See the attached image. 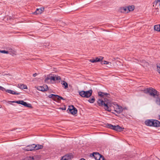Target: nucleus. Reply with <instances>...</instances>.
<instances>
[{
    "instance_id": "7ed1b4c3",
    "label": "nucleus",
    "mask_w": 160,
    "mask_h": 160,
    "mask_svg": "<svg viewBox=\"0 0 160 160\" xmlns=\"http://www.w3.org/2000/svg\"><path fill=\"white\" fill-rule=\"evenodd\" d=\"M92 91L90 89L88 91H81L79 92V95L82 98H88L90 97L92 94Z\"/></svg>"
},
{
    "instance_id": "9d476101",
    "label": "nucleus",
    "mask_w": 160,
    "mask_h": 160,
    "mask_svg": "<svg viewBox=\"0 0 160 160\" xmlns=\"http://www.w3.org/2000/svg\"><path fill=\"white\" fill-rule=\"evenodd\" d=\"M21 105L27 108H32L31 104L27 103L26 102H25L23 100H21Z\"/></svg>"
},
{
    "instance_id": "4468645a",
    "label": "nucleus",
    "mask_w": 160,
    "mask_h": 160,
    "mask_svg": "<svg viewBox=\"0 0 160 160\" xmlns=\"http://www.w3.org/2000/svg\"><path fill=\"white\" fill-rule=\"evenodd\" d=\"M154 124L153 127L158 128L160 127V122L157 120L153 119Z\"/></svg>"
},
{
    "instance_id": "5701e85b",
    "label": "nucleus",
    "mask_w": 160,
    "mask_h": 160,
    "mask_svg": "<svg viewBox=\"0 0 160 160\" xmlns=\"http://www.w3.org/2000/svg\"><path fill=\"white\" fill-rule=\"evenodd\" d=\"M154 29L157 31H160V25H155L154 26Z\"/></svg>"
},
{
    "instance_id": "9b49d317",
    "label": "nucleus",
    "mask_w": 160,
    "mask_h": 160,
    "mask_svg": "<svg viewBox=\"0 0 160 160\" xmlns=\"http://www.w3.org/2000/svg\"><path fill=\"white\" fill-rule=\"evenodd\" d=\"M44 8H37L36 11L33 13L34 14H41L44 11Z\"/></svg>"
},
{
    "instance_id": "473e14b6",
    "label": "nucleus",
    "mask_w": 160,
    "mask_h": 160,
    "mask_svg": "<svg viewBox=\"0 0 160 160\" xmlns=\"http://www.w3.org/2000/svg\"><path fill=\"white\" fill-rule=\"evenodd\" d=\"M61 79V78L60 76L55 75V80H58Z\"/></svg>"
},
{
    "instance_id": "0eeeda50",
    "label": "nucleus",
    "mask_w": 160,
    "mask_h": 160,
    "mask_svg": "<svg viewBox=\"0 0 160 160\" xmlns=\"http://www.w3.org/2000/svg\"><path fill=\"white\" fill-rule=\"evenodd\" d=\"M39 158V157L38 155H34L33 156L27 157L22 160H38Z\"/></svg>"
},
{
    "instance_id": "c9c22d12",
    "label": "nucleus",
    "mask_w": 160,
    "mask_h": 160,
    "mask_svg": "<svg viewBox=\"0 0 160 160\" xmlns=\"http://www.w3.org/2000/svg\"><path fill=\"white\" fill-rule=\"evenodd\" d=\"M0 90L2 91H5L6 92V89L5 88H4L3 87L0 86Z\"/></svg>"
},
{
    "instance_id": "f03ea898",
    "label": "nucleus",
    "mask_w": 160,
    "mask_h": 160,
    "mask_svg": "<svg viewBox=\"0 0 160 160\" xmlns=\"http://www.w3.org/2000/svg\"><path fill=\"white\" fill-rule=\"evenodd\" d=\"M144 92L146 93H149V95L154 98H156V96L158 97L159 92L156 89L152 88H147L144 90Z\"/></svg>"
},
{
    "instance_id": "39448f33",
    "label": "nucleus",
    "mask_w": 160,
    "mask_h": 160,
    "mask_svg": "<svg viewBox=\"0 0 160 160\" xmlns=\"http://www.w3.org/2000/svg\"><path fill=\"white\" fill-rule=\"evenodd\" d=\"M67 111L68 113H70L73 115L77 113V110L73 105L69 106Z\"/></svg>"
},
{
    "instance_id": "1a4fd4ad",
    "label": "nucleus",
    "mask_w": 160,
    "mask_h": 160,
    "mask_svg": "<svg viewBox=\"0 0 160 160\" xmlns=\"http://www.w3.org/2000/svg\"><path fill=\"white\" fill-rule=\"evenodd\" d=\"M34 144L29 145L27 146L23 149L26 151H31L34 150Z\"/></svg>"
},
{
    "instance_id": "2f4dec72",
    "label": "nucleus",
    "mask_w": 160,
    "mask_h": 160,
    "mask_svg": "<svg viewBox=\"0 0 160 160\" xmlns=\"http://www.w3.org/2000/svg\"><path fill=\"white\" fill-rule=\"evenodd\" d=\"M157 103L160 105V97H158L157 98L156 100Z\"/></svg>"
},
{
    "instance_id": "ea45409f",
    "label": "nucleus",
    "mask_w": 160,
    "mask_h": 160,
    "mask_svg": "<svg viewBox=\"0 0 160 160\" xmlns=\"http://www.w3.org/2000/svg\"><path fill=\"white\" fill-rule=\"evenodd\" d=\"M60 109H61L62 110H65L66 109V107L65 106H64L63 107L60 108H59Z\"/></svg>"
},
{
    "instance_id": "7c9ffc66",
    "label": "nucleus",
    "mask_w": 160,
    "mask_h": 160,
    "mask_svg": "<svg viewBox=\"0 0 160 160\" xmlns=\"http://www.w3.org/2000/svg\"><path fill=\"white\" fill-rule=\"evenodd\" d=\"M0 52L2 53H6L8 54L9 53V52L8 51H6L5 50H0Z\"/></svg>"
},
{
    "instance_id": "a19ab883",
    "label": "nucleus",
    "mask_w": 160,
    "mask_h": 160,
    "mask_svg": "<svg viewBox=\"0 0 160 160\" xmlns=\"http://www.w3.org/2000/svg\"><path fill=\"white\" fill-rule=\"evenodd\" d=\"M53 96H54L53 95V94H51L49 95L48 97L49 98H52Z\"/></svg>"
},
{
    "instance_id": "a878e982",
    "label": "nucleus",
    "mask_w": 160,
    "mask_h": 160,
    "mask_svg": "<svg viewBox=\"0 0 160 160\" xmlns=\"http://www.w3.org/2000/svg\"><path fill=\"white\" fill-rule=\"evenodd\" d=\"M44 81L45 83H48L50 82V77L49 76H48L45 79V80H44Z\"/></svg>"
},
{
    "instance_id": "aec40b11",
    "label": "nucleus",
    "mask_w": 160,
    "mask_h": 160,
    "mask_svg": "<svg viewBox=\"0 0 160 160\" xmlns=\"http://www.w3.org/2000/svg\"><path fill=\"white\" fill-rule=\"evenodd\" d=\"M6 92L12 94H18L19 93L16 92L14 91L11 90L7 89Z\"/></svg>"
},
{
    "instance_id": "a18cd8bd",
    "label": "nucleus",
    "mask_w": 160,
    "mask_h": 160,
    "mask_svg": "<svg viewBox=\"0 0 160 160\" xmlns=\"http://www.w3.org/2000/svg\"><path fill=\"white\" fill-rule=\"evenodd\" d=\"M80 160H85V159L83 158H82Z\"/></svg>"
},
{
    "instance_id": "6e6552de",
    "label": "nucleus",
    "mask_w": 160,
    "mask_h": 160,
    "mask_svg": "<svg viewBox=\"0 0 160 160\" xmlns=\"http://www.w3.org/2000/svg\"><path fill=\"white\" fill-rule=\"evenodd\" d=\"M145 125L147 126L153 127L154 124L153 119H148L145 122Z\"/></svg>"
},
{
    "instance_id": "f8f14e48",
    "label": "nucleus",
    "mask_w": 160,
    "mask_h": 160,
    "mask_svg": "<svg viewBox=\"0 0 160 160\" xmlns=\"http://www.w3.org/2000/svg\"><path fill=\"white\" fill-rule=\"evenodd\" d=\"M101 58H99L98 57H97V58H96L95 59H90L89 61L91 62H92V63L99 62H100L101 61L103 58V57L102 58L101 57Z\"/></svg>"
},
{
    "instance_id": "c756f323",
    "label": "nucleus",
    "mask_w": 160,
    "mask_h": 160,
    "mask_svg": "<svg viewBox=\"0 0 160 160\" xmlns=\"http://www.w3.org/2000/svg\"><path fill=\"white\" fill-rule=\"evenodd\" d=\"M109 62L106 61H102L101 62V64H108L109 63Z\"/></svg>"
},
{
    "instance_id": "423d86ee",
    "label": "nucleus",
    "mask_w": 160,
    "mask_h": 160,
    "mask_svg": "<svg viewBox=\"0 0 160 160\" xmlns=\"http://www.w3.org/2000/svg\"><path fill=\"white\" fill-rule=\"evenodd\" d=\"M37 89L43 92L46 91L48 89V87L47 85H44L43 86H38L37 88Z\"/></svg>"
},
{
    "instance_id": "f257e3e1",
    "label": "nucleus",
    "mask_w": 160,
    "mask_h": 160,
    "mask_svg": "<svg viewBox=\"0 0 160 160\" xmlns=\"http://www.w3.org/2000/svg\"><path fill=\"white\" fill-rule=\"evenodd\" d=\"M97 103L99 106L104 107V109L107 111L110 112L111 109L109 107L111 106V103L109 100L106 98H105L103 100L99 99L97 102Z\"/></svg>"
},
{
    "instance_id": "393cba45",
    "label": "nucleus",
    "mask_w": 160,
    "mask_h": 160,
    "mask_svg": "<svg viewBox=\"0 0 160 160\" xmlns=\"http://www.w3.org/2000/svg\"><path fill=\"white\" fill-rule=\"evenodd\" d=\"M65 156L67 157V158L68 159V160L71 159L73 157V156L71 154H68Z\"/></svg>"
},
{
    "instance_id": "2eb2a0df",
    "label": "nucleus",
    "mask_w": 160,
    "mask_h": 160,
    "mask_svg": "<svg viewBox=\"0 0 160 160\" xmlns=\"http://www.w3.org/2000/svg\"><path fill=\"white\" fill-rule=\"evenodd\" d=\"M140 62L141 63H142V64L141 65L143 67H147L149 65V63L148 62L144 60H140Z\"/></svg>"
},
{
    "instance_id": "4c0bfd02",
    "label": "nucleus",
    "mask_w": 160,
    "mask_h": 160,
    "mask_svg": "<svg viewBox=\"0 0 160 160\" xmlns=\"http://www.w3.org/2000/svg\"><path fill=\"white\" fill-rule=\"evenodd\" d=\"M10 102H12V103L16 102V103H18V104H20V100H18V101H10Z\"/></svg>"
},
{
    "instance_id": "412c9836",
    "label": "nucleus",
    "mask_w": 160,
    "mask_h": 160,
    "mask_svg": "<svg viewBox=\"0 0 160 160\" xmlns=\"http://www.w3.org/2000/svg\"><path fill=\"white\" fill-rule=\"evenodd\" d=\"M61 84L63 85V87L64 86V88L65 89H66L68 88V84L67 83L64 81H62Z\"/></svg>"
},
{
    "instance_id": "4be33fe9",
    "label": "nucleus",
    "mask_w": 160,
    "mask_h": 160,
    "mask_svg": "<svg viewBox=\"0 0 160 160\" xmlns=\"http://www.w3.org/2000/svg\"><path fill=\"white\" fill-rule=\"evenodd\" d=\"M128 12L130 11H133L134 9V6H129L128 7Z\"/></svg>"
},
{
    "instance_id": "58836bf2",
    "label": "nucleus",
    "mask_w": 160,
    "mask_h": 160,
    "mask_svg": "<svg viewBox=\"0 0 160 160\" xmlns=\"http://www.w3.org/2000/svg\"><path fill=\"white\" fill-rule=\"evenodd\" d=\"M157 71L158 73L160 74V66H157Z\"/></svg>"
},
{
    "instance_id": "ddd939ff",
    "label": "nucleus",
    "mask_w": 160,
    "mask_h": 160,
    "mask_svg": "<svg viewBox=\"0 0 160 160\" xmlns=\"http://www.w3.org/2000/svg\"><path fill=\"white\" fill-rule=\"evenodd\" d=\"M123 110V108L121 106L117 105V106L116 109L114 111L118 113H120Z\"/></svg>"
},
{
    "instance_id": "b1692460",
    "label": "nucleus",
    "mask_w": 160,
    "mask_h": 160,
    "mask_svg": "<svg viewBox=\"0 0 160 160\" xmlns=\"http://www.w3.org/2000/svg\"><path fill=\"white\" fill-rule=\"evenodd\" d=\"M95 99L93 96H92L91 98L88 100V102L90 103H93L95 101Z\"/></svg>"
},
{
    "instance_id": "bb28decb",
    "label": "nucleus",
    "mask_w": 160,
    "mask_h": 160,
    "mask_svg": "<svg viewBox=\"0 0 160 160\" xmlns=\"http://www.w3.org/2000/svg\"><path fill=\"white\" fill-rule=\"evenodd\" d=\"M53 95L54 96H53V97H52V99L53 100L55 101H56V100H58V95H55V94H53Z\"/></svg>"
},
{
    "instance_id": "f704fd0d",
    "label": "nucleus",
    "mask_w": 160,
    "mask_h": 160,
    "mask_svg": "<svg viewBox=\"0 0 160 160\" xmlns=\"http://www.w3.org/2000/svg\"><path fill=\"white\" fill-rule=\"evenodd\" d=\"M61 99L65 100V99H64L63 97L58 95V101H60Z\"/></svg>"
},
{
    "instance_id": "e433bc0d",
    "label": "nucleus",
    "mask_w": 160,
    "mask_h": 160,
    "mask_svg": "<svg viewBox=\"0 0 160 160\" xmlns=\"http://www.w3.org/2000/svg\"><path fill=\"white\" fill-rule=\"evenodd\" d=\"M60 160H68V159H67V157L65 156L63 157Z\"/></svg>"
},
{
    "instance_id": "79ce46f5",
    "label": "nucleus",
    "mask_w": 160,
    "mask_h": 160,
    "mask_svg": "<svg viewBox=\"0 0 160 160\" xmlns=\"http://www.w3.org/2000/svg\"><path fill=\"white\" fill-rule=\"evenodd\" d=\"M100 160H106L104 157L102 156V155L101 156V159H100Z\"/></svg>"
},
{
    "instance_id": "49530a36",
    "label": "nucleus",
    "mask_w": 160,
    "mask_h": 160,
    "mask_svg": "<svg viewBox=\"0 0 160 160\" xmlns=\"http://www.w3.org/2000/svg\"><path fill=\"white\" fill-rule=\"evenodd\" d=\"M159 119L160 120V115H159Z\"/></svg>"
},
{
    "instance_id": "72a5a7b5",
    "label": "nucleus",
    "mask_w": 160,
    "mask_h": 160,
    "mask_svg": "<svg viewBox=\"0 0 160 160\" xmlns=\"http://www.w3.org/2000/svg\"><path fill=\"white\" fill-rule=\"evenodd\" d=\"M96 153V152H93L90 155V156L91 157H93L95 158V154Z\"/></svg>"
},
{
    "instance_id": "f3484780",
    "label": "nucleus",
    "mask_w": 160,
    "mask_h": 160,
    "mask_svg": "<svg viewBox=\"0 0 160 160\" xmlns=\"http://www.w3.org/2000/svg\"><path fill=\"white\" fill-rule=\"evenodd\" d=\"M95 159L96 160H100L101 156L102 155L100 154L99 152H96L95 154Z\"/></svg>"
},
{
    "instance_id": "c03bdc74",
    "label": "nucleus",
    "mask_w": 160,
    "mask_h": 160,
    "mask_svg": "<svg viewBox=\"0 0 160 160\" xmlns=\"http://www.w3.org/2000/svg\"><path fill=\"white\" fill-rule=\"evenodd\" d=\"M37 75V73H35L33 74V76L34 77H36Z\"/></svg>"
},
{
    "instance_id": "37998d69",
    "label": "nucleus",
    "mask_w": 160,
    "mask_h": 160,
    "mask_svg": "<svg viewBox=\"0 0 160 160\" xmlns=\"http://www.w3.org/2000/svg\"><path fill=\"white\" fill-rule=\"evenodd\" d=\"M155 2L156 4L158 2H159L160 3V0H156L155 1Z\"/></svg>"
},
{
    "instance_id": "cd10ccee",
    "label": "nucleus",
    "mask_w": 160,
    "mask_h": 160,
    "mask_svg": "<svg viewBox=\"0 0 160 160\" xmlns=\"http://www.w3.org/2000/svg\"><path fill=\"white\" fill-rule=\"evenodd\" d=\"M28 87L27 85H24L23 84H21V89H27Z\"/></svg>"
},
{
    "instance_id": "a211bd4d",
    "label": "nucleus",
    "mask_w": 160,
    "mask_h": 160,
    "mask_svg": "<svg viewBox=\"0 0 160 160\" xmlns=\"http://www.w3.org/2000/svg\"><path fill=\"white\" fill-rule=\"evenodd\" d=\"M128 7H121L120 8V11L122 12H127L128 13Z\"/></svg>"
},
{
    "instance_id": "20e7f679",
    "label": "nucleus",
    "mask_w": 160,
    "mask_h": 160,
    "mask_svg": "<svg viewBox=\"0 0 160 160\" xmlns=\"http://www.w3.org/2000/svg\"><path fill=\"white\" fill-rule=\"evenodd\" d=\"M106 127L107 128L112 129L113 130L118 131L120 132L123 131L124 129V128H122L121 127L119 126L118 125L116 126L114 125L111 124L107 123L106 124Z\"/></svg>"
},
{
    "instance_id": "dca6fc26",
    "label": "nucleus",
    "mask_w": 160,
    "mask_h": 160,
    "mask_svg": "<svg viewBox=\"0 0 160 160\" xmlns=\"http://www.w3.org/2000/svg\"><path fill=\"white\" fill-rule=\"evenodd\" d=\"M34 150H38L39 149H42L43 148V146L42 145H41L39 144H34Z\"/></svg>"
},
{
    "instance_id": "c85d7f7f",
    "label": "nucleus",
    "mask_w": 160,
    "mask_h": 160,
    "mask_svg": "<svg viewBox=\"0 0 160 160\" xmlns=\"http://www.w3.org/2000/svg\"><path fill=\"white\" fill-rule=\"evenodd\" d=\"M50 78V81H55V76H52L49 75Z\"/></svg>"
},
{
    "instance_id": "6ab92c4d",
    "label": "nucleus",
    "mask_w": 160,
    "mask_h": 160,
    "mask_svg": "<svg viewBox=\"0 0 160 160\" xmlns=\"http://www.w3.org/2000/svg\"><path fill=\"white\" fill-rule=\"evenodd\" d=\"M109 95V94L106 92H98V95L101 98H103L104 95Z\"/></svg>"
}]
</instances>
